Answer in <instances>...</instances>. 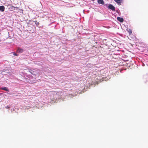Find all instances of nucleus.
Wrapping results in <instances>:
<instances>
[{"instance_id": "1", "label": "nucleus", "mask_w": 148, "mask_h": 148, "mask_svg": "<svg viewBox=\"0 0 148 148\" xmlns=\"http://www.w3.org/2000/svg\"><path fill=\"white\" fill-rule=\"evenodd\" d=\"M9 9H10L11 11H14L15 10L18 9H19L18 7H15L12 5L10 7Z\"/></svg>"}, {"instance_id": "2", "label": "nucleus", "mask_w": 148, "mask_h": 148, "mask_svg": "<svg viewBox=\"0 0 148 148\" xmlns=\"http://www.w3.org/2000/svg\"><path fill=\"white\" fill-rule=\"evenodd\" d=\"M108 8L113 11H114L115 10V7L112 4H109L108 6Z\"/></svg>"}, {"instance_id": "3", "label": "nucleus", "mask_w": 148, "mask_h": 148, "mask_svg": "<svg viewBox=\"0 0 148 148\" xmlns=\"http://www.w3.org/2000/svg\"><path fill=\"white\" fill-rule=\"evenodd\" d=\"M117 20L121 22H123L124 21L123 18H122L118 17H117Z\"/></svg>"}, {"instance_id": "4", "label": "nucleus", "mask_w": 148, "mask_h": 148, "mask_svg": "<svg viewBox=\"0 0 148 148\" xmlns=\"http://www.w3.org/2000/svg\"><path fill=\"white\" fill-rule=\"evenodd\" d=\"M97 2L99 4L104 5V2L103 0H97Z\"/></svg>"}, {"instance_id": "5", "label": "nucleus", "mask_w": 148, "mask_h": 148, "mask_svg": "<svg viewBox=\"0 0 148 148\" xmlns=\"http://www.w3.org/2000/svg\"><path fill=\"white\" fill-rule=\"evenodd\" d=\"M5 8L4 6H0V11L3 12L4 11Z\"/></svg>"}, {"instance_id": "6", "label": "nucleus", "mask_w": 148, "mask_h": 148, "mask_svg": "<svg viewBox=\"0 0 148 148\" xmlns=\"http://www.w3.org/2000/svg\"><path fill=\"white\" fill-rule=\"evenodd\" d=\"M23 49H22L18 48L17 50V52L18 53H22L23 51Z\"/></svg>"}, {"instance_id": "7", "label": "nucleus", "mask_w": 148, "mask_h": 148, "mask_svg": "<svg viewBox=\"0 0 148 148\" xmlns=\"http://www.w3.org/2000/svg\"><path fill=\"white\" fill-rule=\"evenodd\" d=\"M1 89L8 92L9 91V89L6 87L1 88Z\"/></svg>"}, {"instance_id": "8", "label": "nucleus", "mask_w": 148, "mask_h": 148, "mask_svg": "<svg viewBox=\"0 0 148 148\" xmlns=\"http://www.w3.org/2000/svg\"><path fill=\"white\" fill-rule=\"evenodd\" d=\"M126 30L129 33V35L131 34H132V32L131 29L127 28Z\"/></svg>"}, {"instance_id": "9", "label": "nucleus", "mask_w": 148, "mask_h": 148, "mask_svg": "<svg viewBox=\"0 0 148 148\" xmlns=\"http://www.w3.org/2000/svg\"><path fill=\"white\" fill-rule=\"evenodd\" d=\"M114 1L118 3H119L120 4L121 2L120 0H114Z\"/></svg>"}, {"instance_id": "10", "label": "nucleus", "mask_w": 148, "mask_h": 148, "mask_svg": "<svg viewBox=\"0 0 148 148\" xmlns=\"http://www.w3.org/2000/svg\"><path fill=\"white\" fill-rule=\"evenodd\" d=\"M29 72H30V73L32 75H34L35 74L34 73V71H32V70H31V71H29Z\"/></svg>"}, {"instance_id": "11", "label": "nucleus", "mask_w": 148, "mask_h": 148, "mask_svg": "<svg viewBox=\"0 0 148 148\" xmlns=\"http://www.w3.org/2000/svg\"><path fill=\"white\" fill-rule=\"evenodd\" d=\"M7 5H6L7 7L8 6H10V7L12 5L10 3H8Z\"/></svg>"}, {"instance_id": "12", "label": "nucleus", "mask_w": 148, "mask_h": 148, "mask_svg": "<svg viewBox=\"0 0 148 148\" xmlns=\"http://www.w3.org/2000/svg\"><path fill=\"white\" fill-rule=\"evenodd\" d=\"M13 55L14 56H18V54L15 53H14Z\"/></svg>"}, {"instance_id": "13", "label": "nucleus", "mask_w": 148, "mask_h": 148, "mask_svg": "<svg viewBox=\"0 0 148 148\" xmlns=\"http://www.w3.org/2000/svg\"><path fill=\"white\" fill-rule=\"evenodd\" d=\"M37 24H38V23H37Z\"/></svg>"}, {"instance_id": "14", "label": "nucleus", "mask_w": 148, "mask_h": 148, "mask_svg": "<svg viewBox=\"0 0 148 148\" xmlns=\"http://www.w3.org/2000/svg\"><path fill=\"white\" fill-rule=\"evenodd\" d=\"M37 24H38V23H37Z\"/></svg>"}]
</instances>
